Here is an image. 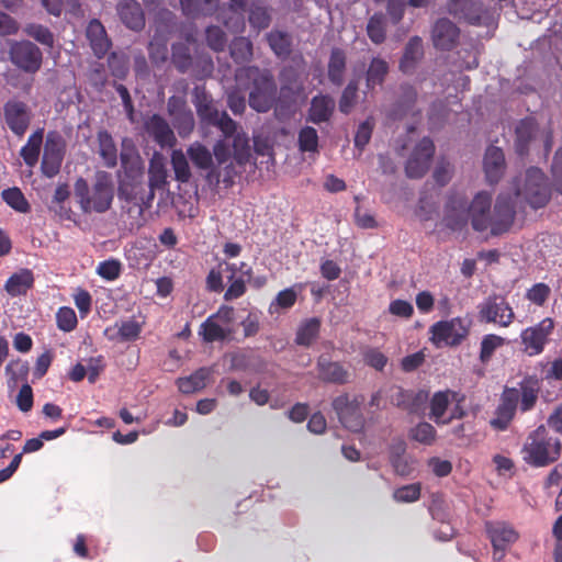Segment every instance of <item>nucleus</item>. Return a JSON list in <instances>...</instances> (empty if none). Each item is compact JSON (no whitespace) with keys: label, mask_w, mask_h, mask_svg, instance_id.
I'll use <instances>...</instances> for the list:
<instances>
[{"label":"nucleus","mask_w":562,"mask_h":562,"mask_svg":"<svg viewBox=\"0 0 562 562\" xmlns=\"http://www.w3.org/2000/svg\"><path fill=\"white\" fill-rule=\"evenodd\" d=\"M431 341L436 346H458L469 334V325L461 317L439 321L430 326Z\"/></svg>","instance_id":"obj_11"},{"label":"nucleus","mask_w":562,"mask_h":562,"mask_svg":"<svg viewBox=\"0 0 562 562\" xmlns=\"http://www.w3.org/2000/svg\"><path fill=\"white\" fill-rule=\"evenodd\" d=\"M5 122L10 130L22 136L30 123V115L27 108L24 103L18 101H10L4 106Z\"/></svg>","instance_id":"obj_24"},{"label":"nucleus","mask_w":562,"mask_h":562,"mask_svg":"<svg viewBox=\"0 0 562 562\" xmlns=\"http://www.w3.org/2000/svg\"><path fill=\"white\" fill-rule=\"evenodd\" d=\"M485 531L493 547V560L502 561L507 549H509L518 539V531L506 521H486Z\"/></svg>","instance_id":"obj_10"},{"label":"nucleus","mask_w":562,"mask_h":562,"mask_svg":"<svg viewBox=\"0 0 562 562\" xmlns=\"http://www.w3.org/2000/svg\"><path fill=\"white\" fill-rule=\"evenodd\" d=\"M492 195L481 191L473 198L471 204L467 207L472 228L476 232L492 229Z\"/></svg>","instance_id":"obj_19"},{"label":"nucleus","mask_w":562,"mask_h":562,"mask_svg":"<svg viewBox=\"0 0 562 562\" xmlns=\"http://www.w3.org/2000/svg\"><path fill=\"white\" fill-rule=\"evenodd\" d=\"M187 154L198 169L210 171L214 168L213 155L203 144L194 142L188 147Z\"/></svg>","instance_id":"obj_39"},{"label":"nucleus","mask_w":562,"mask_h":562,"mask_svg":"<svg viewBox=\"0 0 562 562\" xmlns=\"http://www.w3.org/2000/svg\"><path fill=\"white\" fill-rule=\"evenodd\" d=\"M358 81L350 80L342 90L339 100V111L344 114H349L357 101Z\"/></svg>","instance_id":"obj_58"},{"label":"nucleus","mask_w":562,"mask_h":562,"mask_svg":"<svg viewBox=\"0 0 562 562\" xmlns=\"http://www.w3.org/2000/svg\"><path fill=\"white\" fill-rule=\"evenodd\" d=\"M460 27L448 18H439L431 26L430 37L436 49L451 52L460 40Z\"/></svg>","instance_id":"obj_17"},{"label":"nucleus","mask_w":562,"mask_h":562,"mask_svg":"<svg viewBox=\"0 0 562 562\" xmlns=\"http://www.w3.org/2000/svg\"><path fill=\"white\" fill-rule=\"evenodd\" d=\"M121 21L131 30L140 29V8L135 0H121L117 4Z\"/></svg>","instance_id":"obj_36"},{"label":"nucleus","mask_w":562,"mask_h":562,"mask_svg":"<svg viewBox=\"0 0 562 562\" xmlns=\"http://www.w3.org/2000/svg\"><path fill=\"white\" fill-rule=\"evenodd\" d=\"M207 46L214 52H224L227 45L226 33L217 25H210L205 30Z\"/></svg>","instance_id":"obj_54"},{"label":"nucleus","mask_w":562,"mask_h":562,"mask_svg":"<svg viewBox=\"0 0 562 562\" xmlns=\"http://www.w3.org/2000/svg\"><path fill=\"white\" fill-rule=\"evenodd\" d=\"M75 196L85 213L108 211L114 196L112 176L105 171H98L91 187L85 179L79 178L75 183Z\"/></svg>","instance_id":"obj_3"},{"label":"nucleus","mask_w":562,"mask_h":562,"mask_svg":"<svg viewBox=\"0 0 562 562\" xmlns=\"http://www.w3.org/2000/svg\"><path fill=\"white\" fill-rule=\"evenodd\" d=\"M171 58L172 63L180 72H186L192 64L190 49L186 44L182 43L172 45Z\"/></svg>","instance_id":"obj_55"},{"label":"nucleus","mask_w":562,"mask_h":562,"mask_svg":"<svg viewBox=\"0 0 562 562\" xmlns=\"http://www.w3.org/2000/svg\"><path fill=\"white\" fill-rule=\"evenodd\" d=\"M217 0H180L184 15L195 18L200 14L211 15L216 7Z\"/></svg>","instance_id":"obj_45"},{"label":"nucleus","mask_w":562,"mask_h":562,"mask_svg":"<svg viewBox=\"0 0 562 562\" xmlns=\"http://www.w3.org/2000/svg\"><path fill=\"white\" fill-rule=\"evenodd\" d=\"M319 379L335 384H346L349 382V372L342 364L336 361H329L321 357L317 361Z\"/></svg>","instance_id":"obj_28"},{"label":"nucleus","mask_w":562,"mask_h":562,"mask_svg":"<svg viewBox=\"0 0 562 562\" xmlns=\"http://www.w3.org/2000/svg\"><path fill=\"white\" fill-rule=\"evenodd\" d=\"M367 34L374 44H382L385 41V19L382 13H375L369 19Z\"/></svg>","instance_id":"obj_49"},{"label":"nucleus","mask_w":562,"mask_h":562,"mask_svg":"<svg viewBox=\"0 0 562 562\" xmlns=\"http://www.w3.org/2000/svg\"><path fill=\"white\" fill-rule=\"evenodd\" d=\"M550 293H551V290H550L549 285L540 282V283H536L535 285L531 286V289H529L527 291L526 297L530 302H532L539 306H542L546 303V301L548 300Z\"/></svg>","instance_id":"obj_64"},{"label":"nucleus","mask_w":562,"mask_h":562,"mask_svg":"<svg viewBox=\"0 0 562 562\" xmlns=\"http://www.w3.org/2000/svg\"><path fill=\"white\" fill-rule=\"evenodd\" d=\"M540 392V382L535 375L525 376L518 387L505 386L501 394V402L496 408L495 418L491 419V426L499 431L508 428L514 419L517 409L521 413L535 408Z\"/></svg>","instance_id":"obj_1"},{"label":"nucleus","mask_w":562,"mask_h":562,"mask_svg":"<svg viewBox=\"0 0 562 562\" xmlns=\"http://www.w3.org/2000/svg\"><path fill=\"white\" fill-rule=\"evenodd\" d=\"M2 198L7 202L8 205H10L12 209H14L18 212L27 213L30 211L29 202L26 201L22 191L18 188H11V189L4 190L2 192Z\"/></svg>","instance_id":"obj_56"},{"label":"nucleus","mask_w":562,"mask_h":562,"mask_svg":"<svg viewBox=\"0 0 562 562\" xmlns=\"http://www.w3.org/2000/svg\"><path fill=\"white\" fill-rule=\"evenodd\" d=\"M503 344L504 338L494 334L485 335L481 341L480 360L483 363L487 362L492 358L494 351L498 347L503 346Z\"/></svg>","instance_id":"obj_61"},{"label":"nucleus","mask_w":562,"mask_h":562,"mask_svg":"<svg viewBox=\"0 0 562 562\" xmlns=\"http://www.w3.org/2000/svg\"><path fill=\"white\" fill-rule=\"evenodd\" d=\"M225 166L221 168L214 167L207 172L206 179L210 183L218 184L223 182L225 188H231L235 183V178L238 172L235 168L233 161L224 164Z\"/></svg>","instance_id":"obj_44"},{"label":"nucleus","mask_w":562,"mask_h":562,"mask_svg":"<svg viewBox=\"0 0 562 562\" xmlns=\"http://www.w3.org/2000/svg\"><path fill=\"white\" fill-rule=\"evenodd\" d=\"M171 165L175 171L176 180L180 182H188L191 178V170L187 157L181 150L172 151Z\"/></svg>","instance_id":"obj_52"},{"label":"nucleus","mask_w":562,"mask_h":562,"mask_svg":"<svg viewBox=\"0 0 562 562\" xmlns=\"http://www.w3.org/2000/svg\"><path fill=\"white\" fill-rule=\"evenodd\" d=\"M231 56L236 63H244L252 57V43L246 37H236L229 46Z\"/></svg>","instance_id":"obj_51"},{"label":"nucleus","mask_w":562,"mask_h":562,"mask_svg":"<svg viewBox=\"0 0 562 562\" xmlns=\"http://www.w3.org/2000/svg\"><path fill=\"white\" fill-rule=\"evenodd\" d=\"M87 38L90 46L98 58L103 57L109 48L110 41L108 38L104 26L99 20H92L87 26Z\"/></svg>","instance_id":"obj_30"},{"label":"nucleus","mask_w":562,"mask_h":562,"mask_svg":"<svg viewBox=\"0 0 562 562\" xmlns=\"http://www.w3.org/2000/svg\"><path fill=\"white\" fill-rule=\"evenodd\" d=\"M171 123L180 137H188L194 130L195 120L193 112L188 106L183 97L172 95L167 103Z\"/></svg>","instance_id":"obj_16"},{"label":"nucleus","mask_w":562,"mask_h":562,"mask_svg":"<svg viewBox=\"0 0 562 562\" xmlns=\"http://www.w3.org/2000/svg\"><path fill=\"white\" fill-rule=\"evenodd\" d=\"M436 436L437 431L435 427L426 422H422L411 429V437L423 445H432L436 440Z\"/></svg>","instance_id":"obj_57"},{"label":"nucleus","mask_w":562,"mask_h":562,"mask_svg":"<svg viewBox=\"0 0 562 562\" xmlns=\"http://www.w3.org/2000/svg\"><path fill=\"white\" fill-rule=\"evenodd\" d=\"M299 149L302 153L318 151V134L312 126H304L300 130L297 136Z\"/></svg>","instance_id":"obj_50"},{"label":"nucleus","mask_w":562,"mask_h":562,"mask_svg":"<svg viewBox=\"0 0 562 562\" xmlns=\"http://www.w3.org/2000/svg\"><path fill=\"white\" fill-rule=\"evenodd\" d=\"M347 69V56L344 49L334 47L330 50L328 64H327V77L328 80L337 87H340L345 80V74Z\"/></svg>","instance_id":"obj_31"},{"label":"nucleus","mask_w":562,"mask_h":562,"mask_svg":"<svg viewBox=\"0 0 562 562\" xmlns=\"http://www.w3.org/2000/svg\"><path fill=\"white\" fill-rule=\"evenodd\" d=\"M11 60L26 72H35L42 65V52L29 41L15 42L10 48Z\"/></svg>","instance_id":"obj_18"},{"label":"nucleus","mask_w":562,"mask_h":562,"mask_svg":"<svg viewBox=\"0 0 562 562\" xmlns=\"http://www.w3.org/2000/svg\"><path fill=\"white\" fill-rule=\"evenodd\" d=\"M434 154V142L429 137L420 139L406 162V176L411 179L423 178L429 169Z\"/></svg>","instance_id":"obj_14"},{"label":"nucleus","mask_w":562,"mask_h":562,"mask_svg":"<svg viewBox=\"0 0 562 562\" xmlns=\"http://www.w3.org/2000/svg\"><path fill=\"white\" fill-rule=\"evenodd\" d=\"M554 329V322L550 317L543 318L535 326H530L521 331L520 338L525 346V351L529 356L541 353L549 341V336Z\"/></svg>","instance_id":"obj_15"},{"label":"nucleus","mask_w":562,"mask_h":562,"mask_svg":"<svg viewBox=\"0 0 562 562\" xmlns=\"http://www.w3.org/2000/svg\"><path fill=\"white\" fill-rule=\"evenodd\" d=\"M248 21L254 29L265 30L270 25L271 15L267 7L252 2L249 9Z\"/></svg>","instance_id":"obj_48"},{"label":"nucleus","mask_w":562,"mask_h":562,"mask_svg":"<svg viewBox=\"0 0 562 562\" xmlns=\"http://www.w3.org/2000/svg\"><path fill=\"white\" fill-rule=\"evenodd\" d=\"M522 195L532 209L546 206L551 199V188L544 172L538 167L526 171Z\"/></svg>","instance_id":"obj_9"},{"label":"nucleus","mask_w":562,"mask_h":562,"mask_svg":"<svg viewBox=\"0 0 562 562\" xmlns=\"http://www.w3.org/2000/svg\"><path fill=\"white\" fill-rule=\"evenodd\" d=\"M213 372L212 368L202 367L189 376L179 378L177 380L179 391L183 394H191L203 390Z\"/></svg>","instance_id":"obj_32"},{"label":"nucleus","mask_w":562,"mask_h":562,"mask_svg":"<svg viewBox=\"0 0 562 562\" xmlns=\"http://www.w3.org/2000/svg\"><path fill=\"white\" fill-rule=\"evenodd\" d=\"M149 128L160 146H173L176 143L172 130L162 117L154 115L149 122Z\"/></svg>","instance_id":"obj_41"},{"label":"nucleus","mask_w":562,"mask_h":562,"mask_svg":"<svg viewBox=\"0 0 562 562\" xmlns=\"http://www.w3.org/2000/svg\"><path fill=\"white\" fill-rule=\"evenodd\" d=\"M24 32L42 45L52 47L54 44V36L52 32L41 24H29L24 29Z\"/></svg>","instance_id":"obj_63"},{"label":"nucleus","mask_w":562,"mask_h":562,"mask_svg":"<svg viewBox=\"0 0 562 562\" xmlns=\"http://www.w3.org/2000/svg\"><path fill=\"white\" fill-rule=\"evenodd\" d=\"M123 176L120 180V195L126 200L136 199L140 184V160L131 139H123L121 150Z\"/></svg>","instance_id":"obj_7"},{"label":"nucleus","mask_w":562,"mask_h":562,"mask_svg":"<svg viewBox=\"0 0 562 562\" xmlns=\"http://www.w3.org/2000/svg\"><path fill=\"white\" fill-rule=\"evenodd\" d=\"M57 326L63 331H71L77 326V316L71 307H60L56 314Z\"/></svg>","instance_id":"obj_62"},{"label":"nucleus","mask_w":562,"mask_h":562,"mask_svg":"<svg viewBox=\"0 0 562 562\" xmlns=\"http://www.w3.org/2000/svg\"><path fill=\"white\" fill-rule=\"evenodd\" d=\"M140 333L139 324L135 319H126L116 322L104 330V335L109 340L132 341L138 338Z\"/></svg>","instance_id":"obj_29"},{"label":"nucleus","mask_w":562,"mask_h":562,"mask_svg":"<svg viewBox=\"0 0 562 562\" xmlns=\"http://www.w3.org/2000/svg\"><path fill=\"white\" fill-rule=\"evenodd\" d=\"M539 142L542 147L543 156L547 158L553 147L554 131L549 123L540 128L533 116H527L518 121L515 127L514 147L517 155L525 157L529 154L530 147L535 142Z\"/></svg>","instance_id":"obj_5"},{"label":"nucleus","mask_w":562,"mask_h":562,"mask_svg":"<svg viewBox=\"0 0 562 562\" xmlns=\"http://www.w3.org/2000/svg\"><path fill=\"white\" fill-rule=\"evenodd\" d=\"M267 42L280 59H286L292 53V36L284 31L272 30L267 34Z\"/></svg>","instance_id":"obj_35"},{"label":"nucleus","mask_w":562,"mask_h":562,"mask_svg":"<svg viewBox=\"0 0 562 562\" xmlns=\"http://www.w3.org/2000/svg\"><path fill=\"white\" fill-rule=\"evenodd\" d=\"M424 58V45L422 37L415 35L408 40L400 59L398 68L405 75H413L417 65Z\"/></svg>","instance_id":"obj_23"},{"label":"nucleus","mask_w":562,"mask_h":562,"mask_svg":"<svg viewBox=\"0 0 562 562\" xmlns=\"http://www.w3.org/2000/svg\"><path fill=\"white\" fill-rule=\"evenodd\" d=\"M99 155L106 167L112 168L117 162V150L112 136L106 131L98 133Z\"/></svg>","instance_id":"obj_42"},{"label":"nucleus","mask_w":562,"mask_h":562,"mask_svg":"<svg viewBox=\"0 0 562 562\" xmlns=\"http://www.w3.org/2000/svg\"><path fill=\"white\" fill-rule=\"evenodd\" d=\"M33 283V272L30 269H20L7 280L4 290L10 296H19L25 294Z\"/></svg>","instance_id":"obj_33"},{"label":"nucleus","mask_w":562,"mask_h":562,"mask_svg":"<svg viewBox=\"0 0 562 562\" xmlns=\"http://www.w3.org/2000/svg\"><path fill=\"white\" fill-rule=\"evenodd\" d=\"M193 104L202 124L216 126L224 137H232L237 130V123L231 119L227 112H220L204 89L194 88Z\"/></svg>","instance_id":"obj_6"},{"label":"nucleus","mask_w":562,"mask_h":562,"mask_svg":"<svg viewBox=\"0 0 562 562\" xmlns=\"http://www.w3.org/2000/svg\"><path fill=\"white\" fill-rule=\"evenodd\" d=\"M401 95L397 101L392 105L389 111V117L391 120H402L408 114L419 115L420 111H414L418 93L416 89L411 85L401 86Z\"/></svg>","instance_id":"obj_22"},{"label":"nucleus","mask_w":562,"mask_h":562,"mask_svg":"<svg viewBox=\"0 0 562 562\" xmlns=\"http://www.w3.org/2000/svg\"><path fill=\"white\" fill-rule=\"evenodd\" d=\"M218 1L216 2V7L214 8V11L211 15L216 13L217 21H221L229 31L233 32H240L244 29V18L243 12L246 10L247 7V0H229L228 9L233 13H238V18L235 23H233L232 18L227 19L225 16L224 10H217Z\"/></svg>","instance_id":"obj_34"},{"label":"nucleus","mask_w":562,"mask_h":562,"mask_svg":"<svg viewBox=\"0 0 562 562\" xmlns=\"http://www.w3.org/2000/svg\"><path fill=\"white\" fill-rule=\"evenodd\" d=\"M479 315L481 321L498 324L502 327H508L515 318V313L509 303L505 297L497 295L488 296L480 304Z\"/></svg>","instance_id":"obj_13"},{"label":"nucleus","mask_w":562,"mask_h":562,"mask_svg":"<svg viewBox=\"0 0 562 562\" xmlns=\"http://www.w3.org/2000/svg\"><path fill=\"white\" fill-rule=\"evenodd\" d=\"M450 395L454 398L457 393L450 390L439 391L436 392L430 400V418L434 419L437 425L442 424V417L450 403Z\"/></svg>","instance_id":"obj_43"},{"label":"nucleus","mask_w":562,"mask_h":562,"mask_svg":"<svg viewBox=\"0 0 562 562\" xmlns=\"http://www.w3.org/2000/svg\"><path fill=\"white\" fill-rule=\"evenodd\" d=\"M231 334L229 329H225L214 316H209L200 326L199 335L205 342L222 341Z\"/></svg>","instance_id":"obj_40"},{"label":"nucleus","mask_w":562,"mask_h":562,"mask_svg":"<svg viewBox=\"0 0 562 562\" xmlns=\"http://www.w3.org/2000/svg\"><path fill=\"white\" fill-rule=\"evenodd\" d=\"M484 172L488 183H497L505 170V155L499 147L490 146L484 156Z\"/></svg>","instance_id":"obj_25"},{"label":"nucleus","mask_w":562,"mask_h":562,"mask_svg":"<svg viewBox=\"0 0 562 562\" xmlns=\"http://www.w3.org/2000/svg\"><path fill=\"white\" fill-rule=\"evenodd\" d=\"M321 321L316 317L304 321L296 330L295 344L310 347L318 337Z\"/></svg>","instance_id":"obj_38"},{"label":"nucleus","mask_w":562,"mask_h":562,"mask_svg":"<svg viewBox=\"0 0 562 562\" xmlns=\"http://www.w3.org/2000/svg\"><path fill=\"white\" fill-rule=\"evenodd\" d=\"M521 453L527 464L543 468L560 459L562 442L544 425H540L527 436Z\"/></svg>","instance_id":"obj_2"},{"label":"nucleus","mask_w":562,"mask_h":562,"mask_svg":"<svg viewBox=\"0 0 562 562\" xmlns=\"http://www.w3.org/2000/svg\"><path fill=\"white\" fill-rule=\"evenodd\" d=\"M64 140L59 134L48 133L42 159V171L46 177L53 178L59 172L64 159Z\"/></svg>","instance_id":"obj_20"},{"label":"nucleus","mask_w":562,"mask_h":562,"mask_svg":"<svg viewBox=\"0 0 562 562\" xmlns=\"http://www.w3.org/2000/svg\"><path fill=\"white\" fill-rule=\"evenodd\" d=\"M42 143L43 131L38 130L29 137L27 143L22 147L21 156L27 166L34 167L37 164Z\"/></svg>","instance_id":"obj_46"},{"label":"nucleus","mask_w":562,"mask_h":562,"mask_svg":"<svg viewBox=\"0 0 562 562\" xmlns=\"http://www.w3.org/2000/svg\"><path fill=\"white\" fill-rule=\"evenodd\" d=\"M467 202L462 199H451L446 205L443 222L451 231H462L469 221Z\"/></svg>","instance_id":"obj_27"},{"label":"nucleus","mask_w":562,"mask_h":562,"mask_svg":"<svg viewBox=\"0 0 562 562\" xmlns=\"http://www.w3.org/2000/svg\"><path fill=\"white\" fill-rule=\"evenodd\" d=\"M420 493V483H412L396 488L393 498L397 503H413L419 499Z\"/></svg>","instance_id":"obj_59"},{"label":"nucleus","mask_w":562,"mask_h":562,"mask_svg":"<svg viewBox=\"0 0 562 562\" xmlns=\"http://www.w3.org/2000/svg\"><path fill=\"white\" fill-rule=\"evenodd\" d=\"M335 100L328 94H317L312 98L307 121L314 124L328 122L335 111Z\"/></svg>","instance_id":"obj_26"},{"label":"nucleus","mask_w":562,"mask_h":562,"mask_svg":"<svg viewBox=\"0 0 562 562\" xmlns=\"http://www.w3.org/2000/svg\"><path fill=\"white\" fill-rule=\"evenodd\" d=\"M446 11L458 21L475 26L482 25L487 15L481 0H447Z\"/></svg>","instance_id":"obj_12"},{"label":"nucleus","mask_w":562,"mask_h":562,"mask_svg":"<svg viewBox=\"0 0 562 562\" xmlns=\"http://www.w3.org/2000/svg\"><path fill=\"white\" fill-rule=\"evenodd\" d=\"M516 211L513 198L509 195H499L494 205L491 234L493 236H499L506 233L512 227Z\"/></svg>","instance_id":"obj_21"},{"label":"nucleus","mask_w":562,"mask_h":562,"mask_svg":"<svg viewBox=\"0 0 562 562\" xmlns=\"http://www.w3.org/2000/svg\"><path fill=\"white\" fill-rule=\"evenodd\" d=\"M427 400V393L424 391H407L400 389L393 396V402L397 407H401L409 413L418 411L419 406Z\"/></svg>","instance_id":"obj_37"},{"label":"nucleus","mask_w":562,"mask_h":562,"mask_svg":"<svg viewBox=\"0 0 562 562\" xmlns=\"http://www.w3.org/2000/svg\"><path fill=\"white\" fill-rule=\"evenodd\" d=\"M362 396H350L344 393L335 397L331 407L335 411L339 423L348 430L359 432L364 427V417L361 411Z\"/></svg>","instance_id":"obj_8"},{"label":"nucleus","mask_w":562,"mask_h":562,"mask_svg":"<svg viewBox=\"0 0 562 562\" xmlns=\"http://www.w3.org/2000/svg\"><path fill=\"white\" fill-rule=\"evenodd\" d=\"M374 128V120L373 117H368L366 121H363L357 128L356 135H355V147L359 150H363L364 147L369 144L372 132Z\"/></svg>","instance_id":"obj_60"},{"label":"nucleus","mask_w":562,"mask_h":562,"mask_svg":"<svg viewBox=\"0 0 562 562\" xmlns=\"http://www.w3.org/2000/svg\"><path fill=\"white\" fill-rule=\"evenodd\" d=\"M237 77L246 78L252 85L249 92L250 108L259 113L268 112L272 108L277 94V85L271 71L257 66H248L240 69Z\"/></svg>","instance_id":"obj_4"},{"label":"nucleus","mask_w":562,"mask_h":562,"mask_svg":"<svg viewBox=\"0 0 562 562\" xmlns=\"http://www.w3.org/2000/svg\"><path fill=\"white\" fill-rule=\"evenodd\" d=\"M389 72L387 63L379 57H374L367 71V85L369 88H374L378 85H382L385 76Z\"/></svg>","instance_id":"obj_47"},{"label":"nucleus","mask_w":562,"mask_h":562,"mask_svg":"<svg viewBox=\"0 0 562 562\" xmlns=\"http://www.w3.org/2000/svg\"><path fill=\"white\" fill-rule=\"evenodd\" d=\"M297 294L292 288L282 290L277 294L274 301L270 303L268 311L272 315L279 313L280 310L291 308L295 304Z\"/></svg>","instance_id":"obj_53"}]
</instances>
